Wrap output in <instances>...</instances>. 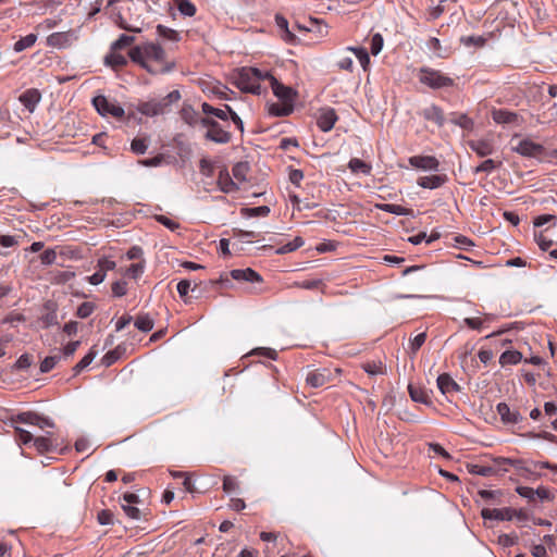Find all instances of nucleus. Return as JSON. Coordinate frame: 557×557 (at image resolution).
<instances>
[{"label": "nucleus", "mask_w": 557, "mask_h": 557, "mask_svg": "<svg viewBox=\"0 0 557 557\" xmlns=\"http://www.w3.org/2000/svg\"><path fill=\"white\" fill-rule=\"evenodd\" d=\"M129 59L151 74H165L175 67L174 62L165 58V51L159 44L147 42L133 47L128 52Z\"/></svg>", "instance_id": "f257e3e1"}, {"label": "nucleus", "mask_w": 557, "mask_h": 557, "mask_svg": "<svg viewBox=\"0 0 557 557\" xmlns=\"http://www.w3.org/2000/svg\"><path fill=\"white\" fill-rule=\"evenodd\" d=\"M264 79H268L265 72L257 67H243L236 77V86L244 92L260 95V81Z\"/></svg>", "instance_id": "f03ea898"}, {"label": "nucleus", "mask_w": 557, "mask_h": 557, "mask_svg": "<svg viewBox=\"0 0 557 557\" xmlns=\"http://www.w3.org/2000/svg\"><path fill=\"white\" fill-rule=\"evenodd\" d=\"M181 99V94L178 90H173L169 92L165 97L161 99H151L146 102H141L138 104V111L147 116H157L164 114L170 106L174 102H177Z\"/></svg>", "instance_id": "7ed1b4c3"}, {"label": "nucleus", "mask_w": 557, "mask_h": 557, "mask_svg": "<svg viewBox=\"0 0 557 557\" xmlns=\"http://www.w3.org/2000/svg\"><path fill=\"white\" fill-rule=\"evenodd\" d=\"M418 77L421 84L433 89L451 87L454 85V79L451 77L430 67H421Z\"/></svg>", "instance_id": "20e7f679"}, {"label": "nucleus", "mask_w": 557, "mask_h": 557, "mask_svg": "<svg viewBox=\"0 0 557 557\" xmlns=\"http://www.w3.org/2000/svg\"><path fill=\"white\" fill-rule=\"evenodd\" d=\"M92 104L97 112L104 116L122 119L125 114L124 109L115 101H110L107 97L99 95L92 99Z\"/></svg>", "instance_id": "39448f33"}, {"label": "nucleus", "mask_w": 557, "mask_h": 557, "mask_svg": "<svg viewBox=\"0 0 557 557\" xmlns=\"http://www.w3.org/2000/svg\"><path fill=\"white\" fill-rule=\"evenodd\" d=\"M10 423H25L36 425L40 429L54 426V422L50 418L40 416L34 411H24L16 416H12L10 418Z\"/></svg>", "instance_id": "423d86ee"}, {"label": "nucleus", "mask_w": 557, "mask_h": 557, "mask_svg": "<svg viewBox=\"0 0 557 557\" xmlns=\"http://www.w3.org/2000/svg\"><path fill=\"white\" fill-rule=\"evenodd\" d=\"M265 76H268V81L271 84V88L273 94L281 100L285 102L293 103L295 102L298 92L294 88L289 86L283 85L278 82L270 72L265 71Z\"/></svg>", "instance_id": "0eeeda50"}, {"label": "nucleus", "mask_w": 557, "mask_h": 557, "mask_svg": "<svg viewBox=\"0 0 557 557\" xmlns=\"http://www.w3.org/2000/svg\"><path fill=\"white\" fill-rule=\"evenodd\" d=\"M512 150L523 157L529 158H537L543 156V153L545 152V148L543 145L534 143L529 138L520 139L518 144L512 147Z\"/></svg>", "instance_id": "6e6552de"}, {"label": "nucleus", "mask_w": 557, "mask_h": 557, "mask_svg": "<svg viewBox=\"0 0 557 557\" xmlns=\"http://www.w3.org/2000/svg\"><path fill=\"white\" fill-rule=\"evenodd\" d=\"M332 379V371L327 368H321L308 372L306 376V383L310 387L318 388L331 382Z\"/></svg>", "instance_id": "1a4fd4ad"}, {"label": "nucleus", "mask_w": 557, "mask_h": 557, "mask_svg": "<svg viewBox=\"0 0 557 557\" xmlns=\"http://www.w3.org/2000/svg\"><path fill=\"white\" fill-rule=\"evenodd\" d=\"M337 119L338 117L334 109L325 108L320 110L317 120V125L322 132L326 133L334 127Z\"/></svg>", "instance_id": "9d476101"}, {"label": "nucleus", "mask_w": 557, "mask_h": 557, "mask_svg": "<svg viewBox=\"0 0 557 557\" xmlns=\"http://www.w3.org/2000/svg\"><path fill=\"white\" fill-rule=\"evenodd\" d=\"M409 163L411 166L424 171H437L440 168L438 160L433 156H413L409 158Z\"/></svg>", "instance_id": "9b49d317"}, {"label": "nucleus", "mask_w": 557, "mask_h": 557, "mask_svg": "<svg viewBox=\"0 0 557 557\" xmlns=\"http://www.w3.org/2000/svg\"><path fill=\"white\" fill-rule=\"evenodd\" d=\"M496 411L505 424H517L522 421L519 411H512L506 403H499L496 406Z\"/></svg>", "instance_id": "f8f14e48"}, {"label": "nucleus", "mask_w": 557, "mask_h": 557, "mask_svg": "<svg viewBox=\"0 0 557 557\" xmlns=\"http://www.w3.org/2000/svg\"><path fill=\"white\" fill-rule=\"evenodd\" d=\"M515 509L511 508H483L481 516L483 519H494L500 521H509L513 518Z\"/></svg>", "instance_id": "ddd939ff"}, {"label": "nucleus", "mask_w": 557, "mask_h": 557, "mask_svg": "<svg viewBox=\"0 0 557 557\" xmlns=\"http://www.w3.org/2000/svg\"><path fill=\"white\" fill-rule=\"evenodd\" d=\"M230 276L232 280L238 282H262L261 275L250 268L234 269L230 272Z\"/></svg>", "instance_id": "4468645a"}, {"label": "nucleus", "mask_w": 557, "mask_h": 557, "mask_svg": "<svg viewBox=\"0 0 557 557\" xmlns=\"http://www.w3.org/2000/svg\"><path fill=\"white\" fill-rule=\"evenodd\" d=\"M447 181L446 174H433L419 177L417 184L423 188L435 189L443 186Z\"/></svg>", "instance_id": "2eb2a0df"}, {"label": "nucleus", "mask_w": 557, "mask_h": 557, "mask_svg": "<svg viewBox=\"0 0 557 557\" xmlns=\"http://www.w3.org/2000/svg\"><path fill=\"white\" fill-rule=\"evenodd\" d=\"M205 137L216 144H227L232 139L231 133L224 129L219 123L215 124V127L208 129Z\"/></svg>", "instance_id": "dca6fc26"}, {"label": "nucleus", "mask_w": 557, "mask_h": 557, "mask_svg": "<svg viewBox=\"0 0 557 557\" xmlns=\"http://www.w3.org/2000/svg\"><path fill=\"white\" fill-rule=\"evenodd\" d=\"M437 387L443 395H449L459 391V385L448 373H442L438 375Z\"/></svg>", "instance_id": "f3484780"}, {"label": "nucleus", "mask_w": 557, "mask_h": 557, "mask_svg": "<svg viewBox=\"0 0 557 557\" xmlns=\"http://www.w3.org/2000/svg\"><path fill=\"white\" fill-rule=\"evenodd\" d=\"M128 63L127 58L119 52V50H111L104 57V64L110 66L113 71H120Z\"/></svg>", "instance_id": "a211bd4d"}, {"label": "nucleus", "mask_w": 557, "mask_h": 557, "mask_svg": "<svg viewBox=\"0 0 557 557\" xmlns=\"http://www.w3.org/2000/svg\"><path fill=\"white\" fill-rule=\"evenodd\" d=\"M40 92L35 88H30L20 96V101L29 112H33L40 101Z\"/></svg>", "instance_id": "6ab92c4d"}, {"label": "nucleus", "mask_w": 557, "mask_h": 557, "mask_svg": "<svg viewBox=\"0 0 557 557\" xmlns=\"http://www.w3.org/2000/svg\"><path fill=\"white\" fill-rule=\"evenodd\" d=\"M218 186L223 193H233L239 189L238 185L232 180L226 169L220 171Z\"/></svg>", "instance_id": "aec40b11"}, {"label": "nucleus", "mask_w": 557, "mask_h": 557, "mask_svg": "<svg viewBox=\"0 0 557 557\" xmlns=\"http://www.w3.org/2000/svg\"><path fill=\"white\" fill-rule=\"evenodd\" d=\"M492 117L497 124H512L518 121V114L505 109L492 111Z\"/></svg>", "instance_id": "412c9836"}, {"label": "nucleus", "mask_w": 557, "mask_h": 557, "mask_svg": "<svg viewBox=\"0 0 557 557\" xmlns=\"http://www.w3.org/2000/svg\"><path fill=\"white\" fill-rule=\"evenodd\" d=\"M469 147L479 156V157H486L493 153V145L483 139L479 140H470Z\"/></svg>", "instance_id": "4be33fe9"}, {"label": "nucleus", "mask_w": 557, "mask_h": 557, "mask_svg": "<svg viewBox=\"0 0 557 557\" xmlns=\"http://www.w3.org/2000/svg\"><path fill=\"white\" fill-rule=\"evenodd\" d=\"M423 117L428 121H433L436 123L440 127H442L445 123L444 113L441 108L437 106H431L423 110L422 113Z\"/></svg>", "instance_id": "5701e85b"}, {"label": "nucleus", "mask_w": 557, "mask_h": 557, "mask_svg": "<svg viewBox=\"0 0 557 557\" xmlns=\"http://www.w3.org/2000/svg\"><path fill=\"white\" fill-rule=\"evenodd\" d=\"M408 392H409L410 398L413 401L424 404V405L431 404L430 396L423 387L409 384Z\"/></svg>", "instance_id": "b1692460"}, {"label": "nucleus", "mask_w": 557, "mask_h": 557, "mask_svg": "<svg viewBox=\"0 0 557 557\" xmlns=\"http://www.w3.org/2000/svg\"><path fill=\"white\" fill-rule=\"evenodd\" d=\"M294 111V104L282 101L281 103H272L269 113L274 116H287Z\"/></svg>", "instance_id": "393cba45"}, {"label": "nucleus", "mask_w": 557, "mask_h": 557, "mask_svg": "<svg viewBox=\"0 0 557 557\" xmlns=\"http://www.w3.org/2000/svg\"><path fill=\"white\" fill-rule=\"evenodd\" d=\"M46 308L49 309V311L40 318L42 329H49L50 326L58 325L59 321L54 306L47 304Z\"/></svg>", "instance_id": "a878e982"}, {"label": "nucleus", "mask_w": 557, "mask_h": 557, "mask_svg": "<svg viewBox=\"0 0 557 557\" xmlns=\"http://www.w3.org/2000/svg\"><path fill=\"white\" fill-rule=\"evenodd\" d=\"M182 120L190 126H195L199 123L198 112L189 104H185L181 110Z\"/></svg>", "instance_id": "bb28decb"}, {"label": "nucleus", "mask_w": 557, "mask_h": 557, "mask_svg": "<svg viewBox=\"0 0 557 557\" xmlns=\"http://www.w3.org/2000/svg\"><path fill=\"white\" fill-rule=\"evenodd\" d=\"M376 208L384 212H388V213L396 214V215H411L412 214L411 209L405 208L400 205L379 203V205H376Z\"/></svg>", "instance_id": "cd10ccee"}, {"label": "nucleus", "mask_w": 557, "mask_h": 557, "mask_svg": "<svg viewBox=\"0 0 557 557\" xmlns=\"http://www.w3.org/2000/svg\"><path fill=\"white\" fill-rule=\"evenodd\" d=\"M522 354L517 350H506L499 357V363L504 366L517 364L521 361Z\"/></svg>", "instance_id": "c85d7f7f"}, {"label": "nucleus", "mask_w": 557, "mask_h": 557, "mask_svg": "<svg viewBox=\"0 0 557 557\" xmlns=\"http://www.w3.org/2000/svg\"><path fill=\"white\" fill-rule=\"evenodd\" d=\"M47 44L50 47L63 48L69 44L67 33H53L48 36Z\"/></svg>", "instance_id": "c756f323"}, {"label": "nucleus", "mask_w": 557, "mask_h": 557, "mask_svg": "<svg viewBox=\"0 0 557 557\" xmlns=\"http://www.w3.org/2000/svg\"><path fill=\"white\" fill-rule=\"evenodd\" d=\"M34 446L38 453L45 454L51 451L54 447L52 440L49 436H38L33 440Z\"/></svg>", "instance_id": "7c9ffc66"}, {"label": "nucleus", "mask_w": 557, "mask_h": 557, "mask_svg": "<svg viewBox=\"0 0 557 557\" xmlns=\"http://www.w3.org/2000/svg\"><path fill=\"white\" fill-rule=\"evenodd\" d=\"M154 321L149 314H138L135 319V326L141 332H149L153 329Z\"/></svg>", "instance_id": "2f4dec72"}, {"label": "nucleus", "mask_w": 557, "mask_h": 557, "mask_svg": "<svg viewBox=\"0 0 557 557\" xmlns=\"http://www.w3.org/2000/svg\"><path fill=\"white\" fill-rule=\"evenodd\" d=\"M348 168L351 170V172L354 173H363L366 175H369L371 173V165L366 163L364 161H362L361 159H358V158H352L350 159L349 163H348Z\"/></svg>", "instance_id": "473e14b6"}, {"label": "nucleus", "mask_w": 557, "mask_h": 557, "mask_svg": "<svg viewBox=\"0 0 557 557\" xmlns=\"http://www.w3.org/2000/svg\"><path fill=\"white\" fill-rule=\"evenodd\" d=\"M98 351L95 347H91L88 354H86L79 362L76 363V366L73 368L74 374H78L82 370L87 368L92 360L96 358Z\"/></svg>", "instance_id": "72a5a7b5"}, {"label": "nucleus", "mask_w": 557, "mask_h": 557, "mask_svg": "<svg viewBox=\"0 0 557 557\" xmlns=\"http://www.w3.org/2000/svg\"><path fill=\"white\" fill-rule=\"evenodd\" d=\"M36 40H37V35L28 34V35L20 38L14 44L13 49L15 52H22L23 50L33 47L35 45Z\"/></svg>", "instance_id": "f704fd0d"}, {"label": "nucleus", "mask_w": 557, "mask_h": 557, "mask_svg": "<svg viewBox=\"0 0 557 557\" xmlns=\"http://www.w3.org/2000/svg\"><path fill=\"white\" fill-rule=\"evenodd\" d=\"M249 170L250 168L248 162H237L233 166L232 173L235 180L239 182H246Z\"/></svg>", "instance_id": "c9c22d12"}, {"label": "nucleus", "mask_w": 557, "mask_h": 557, "mask_svg": "<svg viewBox=\"0 0 557 557\" xmlns=\"http://www.w3.org/2000/svg\"><path fill=\"white\" fill-rule=\"evenodd\" d=\"M156 29H157V34L166 40L178 41L181 39L178 32H176L170 27H166L164 25L159 24V25H157Z\"/></svg>", "instance_id": "e433bc0d"}, {"label": "nucleus", "mask_w": 557, "mask_h": 557, "mask_svg": "<svg viewBox=\"0 0 557 557\" xmlns=\"http://www.w3.org/2000/svg\"><path fill=\"white\" fill-rule=\"evenodd\" d=\"M11 425L13 426L16 433V441L18 442L20 445H27L30 442H33L34 436L30 432L17 426L16 423H11Z\"/></svg>", "instance_id": "4c0bfd02"}, {"label": "nucleus", "mask_w": 557, "mask_h": 557, "mask_svg": "<svg viewBox=\"0 0 557 557\" xmlns=\"http://www.w3.org/2000/svg\"><path fill=\"white\" fill-rule=\"evenodd\" d=\"M23 238H24V235H21V234L0 235V246L3 248H11V247L18 246Z\"/></svg>", "instance_id": "58836bf2"}, {"label": "nucleus", "mask_w": 557, "mask_h": 557, "mask_svg": "<svg viewBox=\"0 0 557 557\" xmlns=\"http://www.w3.org/2000/svg\"><path fill=\"white\" fill-rule=\"evenodd\" d=\"M305 244L304 239L299 236L295 237L292 242L283 245L276 250L278 255H285L300 248Z\"/></svg>", "instance_id": "ea45409f"}, {"label": "nucleus", "mask_w": 557, "mask_h": 557, "mask_svg": "<svg viewBox=\"0 0 557 557\" xmlns=\"http://www.w3.org/2000/svg\"><path fill=\"white\" fill-rule=\"evenodd\" d=\"M361 368L370 375L383 374L385 372V367L381 361H368L362 363Z\"/></svg>", "instance_id": "a19ab883"}, {"label": "nucleus", "mask_w": 557, "mask_h": 557, "mask_svg": "<svg viewBox=\"0 0 557 557\" xmlns=\"http://www.w3.org/2000/svg\"><path fill=\"white\" fill-rule=\"evenodd\" d=\"M470 473L482 476H491L497 473V470L491 466L472 465L469 468Z\"/></svg>", "instance_id": "79ce46f5"}, {"label": "nucleus", "mask_w": 557, "mask_h": 557, "mask_svg": "<svg viewBox=\"0 0 557 557\" xmlns=\"http://www.w3.org/2000/svg\"><path fill=\"white\" fill-rule=\"evenodd\" d=\"M181 14L185 16H194L196 7L189 0H174Z\"/></svg>", "instance_id": "37998d69"}, {"label": "nucleus", "mask_w": 557, "mask_h": 557, "mask_svg": "<svg viewBox=\"0 0 557 557\" xmlns=\"http://www.w3.org/2000/svg\"><path fill=\"white\" fill-rule=\"evenodd\" d=\"M135 41L134 36L122 34L115 41L111 44V50H122L123 48L131 46Z\"/></svg>", "instance_id": "c03bdc74"}, {"label": "nucleus", "mask_w": 557, "mask_h": 557, "mask_svg": "<svg viewBox=\"0 0 557 557\" xmlns=\"http://www.w3.org/2000/svg\"><path fill=\"white\" fill-rule=\"evenodd\" d=\"M349 50L355 53V55L359 60L363 70L367 71V69L370 64V57H369L368 51L364 48H355V47H350Z\"/></svg>", "instance_id": "a18cd8bd"}, {"label": "nucleus", "mask_w": 557, "mask_h": 557, "mask_svg": "<svg viewBox=\"0 0 557 557\" xmlns=\"http://www.w3.org/2000/svg\"><path fill=\"white\" fill-rule=\"evenodd\" d=\"M95 309H96V305L94 302H90V301L82 302L77 308L76 315L81 319H86L92 314Z\"/></svg>", "instance_id": "49530a36"}, {"label": "nucleus", "mask_w": 557, "mask_h": 557, "mask_svg": "<svg viewBox=\"0 0 557 557\" xmlns=\"http://www.w3.org/2000/svg\"><path fill=\"white\" fill-rule=\"evenodd\" d=\"M490 320H492V315L485 314L484 320L481 318H466L463 320V322L469 329L480 331L483 326L484 321H490Z\"/></svg>", "instance_id": "de8ad7c7"}, {"label": "nucleus", "mask_w": 557, "mask_h": 557, "mask_svg": "<svg viewBox=\"0 0 557 557\" xmlns=\"http://www.w3.org/2000/svg\"><path fill=\"white\" fill-rule=\"evenodd\" d=\"M132 151L136 154H144L148 149V143L146 138H134L131 145Z\"/></svg>", "instance_id": "09e8293b"}, {"label": "nucleus", "mask_w": 557, "mask_h": 557, "mask_svg": "<svg viewBox=\"0 0 557 557\" xmlns=\"http://www.w3.org/2000/svg\"><path fill=\"white\" fill-rule=\"evenodd\" d=\"M59 360H60L59 356L46 357L40 363V372L48 373L55 367V364L59 362Z\"/></svg>", "instance_id": "8fccbe9b"}, {"label": "nucleus", "mask_w": 557, "mask_h": 557, "mask_svg": "<svg viewBox=\"0 0 557 557\" xmlns=\"http://www.w3.org/2000/svg\"><path fill=\"white\" fill-rule=\"evenodd\" d=\"M121 357V351H120V347L113 349V350H110L108 351L103 357H102V364L106 366V367H110L111 364H113L116 360H119Z\"/></svg>", "instance_id": "3c124183"}, {"label": "nucleus", "mask_w": 557, "mask_h": 557, "mask_svg": "<svg viewBox=\"0 0 557 557\" xmlns=\"http://www.w3.org/2000/svg\"><path fill=\"white\" fill-rule=\"evenodd\" d=\"M40 262L44 265H50L53 264L57 260V251L52 248L46 249L40 256H39Z\"/></svg>", "instance_id": "603ef678"}, {"label": "nucleus", "mask_w": 557, "mask_h": 557, "mask_svg": "<svg viewBox=\"0 0 557 557\" xmlns=\"http://www.w3.org/2000/svg\"><path fill=\"white\" fill-rule=\"evenodd\" d=\"M33 363V358L28 354H23L14 363L13 368L15 370H26L28 369Z\"/></svg>", "instance_id": "864d4df0"}, {"label": "nucleus", "mask_w": 557, "mask_h": 557, "mask_svg": "<svg viewBox=\"0 0 557 557\" xmlns=\"http://www.w3.org/2000/svg\"><path fill=\"white\" fill-rule=\"evenodd\" d=\"M535 237V240L539 245V247L543 250V251H546L550 248V246L553 245V239L548 238L544 232H540L537 234L534 235Z\"/></svg>", "instance_id": "5fc2aeb1"}, {"label": "nucleus", "mask_w": 557, "mask_h": 557, "mask_svg": "<svg viewBox=\"0 0 557 557\" xmlns=\"http://www.w3.org/2000/svg\"><path fill=\"white\" fill-rule=\"evenodd\" d=\"M383 37L381 34H374L371 38V53L373 55H376L381 52L382 48H383Z\"/></svg>", "instance_id": "6e6d98bb"}, {"label": "nucleus", "mask_w": 557, "mask_h": 557, "mask_svg": "<svg viewBox=\"0 0 557 557\" xmlns=\"http://www.w3.org/2000/svg\"><path fill=\"white\" fill-rule=\"evenodd\" d=\"M127 293V283L125 281H116L112 284V294L115 297H123Z\"/></svg>", "instance_id": "4d7b16f0"}, {"label": "nucleus", "mask_w": 557, "mask_h": 557, "mask_svg": "<svg viewBox=\"0 0 557 557\" xmlns=\"http://www.w3.org/2000/svg\"><path fill=\"white\" fill-rule=\"evenodd\" d=\"M238 488V483L234 476L225 475L223 478V491L225 493L234 492Z\"/></svg>", "instance_id": "13d9d810"}, {"label": "nucleus", "mask_w": 557, "mask_h": 557, "mask_svg": "<svg viewBox=\"0 0 557 557\" xmlns=\"http://www.w3.org/2000/svg\"><path fill=\"white\" fill-rule=\"evenodd\" d=\"M497 168V163L492 159L484 160L479 166L475 168L474 172H486L491 173Z\"/></svg>", "instance_id": "bf43d9fd"}, {"label": "nucleus", "mask_w": 557, "mask_h": 557, "mask_svg": "<svg viewBox=\"0 0 557 557\" xmlns=\"http://www.w3.org/2000/svg\"><path fill=\"white\" fill-rule=\"evenodd\" d=\"M97 519L101 525L112 524L113 523V513L108 509H103L98 512Z\"/></svg>", "instance_id": "052dcab7"}, {"label": "nucleus", "mask_w": 557, "mask_h": 557, "mask_svg": "<svg viewBox=\"0 0 557 557\" xmlns=\"http://www.w3.org/2000/svg\"><path fill=\"white\" fill-rule=\"evenodd\" d=\"M518 542V536L516 534H500L498 536V543L505 547L513 546Z\"/></svg>", "instance_id": "680f3d73"}, {"label": "nucleus", "mask_w": 557, "mask_h": 557, "mask_svg": "<svg viewBox=\"0 0 557 557\" xmlns=\"http://www.w3.org/2000/svg\"><path fill=\"white\" fill-rule=\"evenodd\" d=\"M516 492L521 496V497H524L529 500H534L535 496H536V490H533L532 487H529V486H518L516 488Z\"/></svg>", "instance_id": "e2e57ef3"}, {"label": "nucleus", "mask_w": 557, "mask_h": 557, "mask_svg": "<svg viewBox=\"0 0 557 557\" xmlns=\"http://www.w3.org/2000/svg\"><path fill=\"white\" fill-rule=\"evenodd\" d=\"M246 211L250 216H267L270 213V208L268 206H259L246 209Z\"/></svg>", "instance_id": "0e129e2a"}, {"label": "nucleus", "mask_w": 557, "mask_h": 557, "mask_svg": "<svg viewBox=\"0 0 557 557\" xmlns=\"http://www.w3.org/2000/svg\"><path fill=\"white\" fill-rule=\"evenodd\" d=\"M144 272V264L138 262V263H133L128 267V269L126 270V274L133 278H137L138 276H140Z\"/></svg>", "instance_id": "69168bd1"}, {"label": "nucleus", "mask_w": 557, "mask_h": 557, "mask_svg": "<svg viewBox=\"0 0 557 557\" xmlns=\"http://www.w3.org/2000/svg\"><path fill=\"white\" fill-rule=\"evenodd\" d=\"M122 509L131 519L138 520L140 518V510L133 505L122 504Z\"/></svg>", "instance_id": "338daca9"}, {"label": "nucleus", "mask_w": 557, "mask_h": 557, "mask_svg": "<svg viewBox=\"0 0 557 557\" xmlns=\"http://www.w3.org/2000/svg\"><path fill=\"white\" fill-rule=\"evenodd\" d=\"M425 339H426L425 333H420V334L416 335L410 344V348H411L412 352H417L421 348V346L425 343Z\"/></svg>", "instance_id": "774afa93"}]
</instances>
